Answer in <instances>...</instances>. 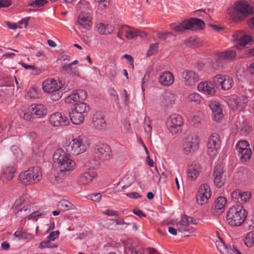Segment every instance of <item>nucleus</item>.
<instances>
[{
    "mask_svg": "<svg viewBox=\"0 0 254 254\" xmlns=\"http://www.w3.org/2000/svg\"><path fill=\"white\" fill-rule=\"evenodd\" d=\"M254 12L253 6L245 0L236 1L232 7L227 10V14L233 21L240 22L250 17Z\"/></svg>",
    "mask_w": 254,
    "mask_h": 254,
    "instance_id": "nucleus-1",
    "label": "nucleus"
},
{
    "mask_svg": "<svg viewBox=\"0 0 254 254\" xmlns=\"http://www.w3.org/2000/svg\"><path fill=\"white\" fill-rule=\"evenodd\" d=\"M53 161L55 168L61 172L72 171L75 167L74 161L62 149L56 150L53 155Z\"/></svg>",
    "mask_w": 254,
    "mask_h": 254,
    "instance_id": "nucleus-2",
    "label": "nucleus"
},
{
    "mask_svg": "<svg viewBox=\"0 0 254 254\" xmlns=\"http://www.w3.org/2000/svg\"><path fill=\"white\" fill-rule=\"evenodd\" d=\"M247 217V213L243 206L236 205L229 209L226 215V220L230 225L238 227L244 223Z\"/></svg>",
    "mask_w": 254,
    "mask_h": 254,
    "instance_id": "nucleus-3",
    "label": "nucleus"
},
{
    "mask_svg": "<svg viewBox=\"0 0 254 254\" xmlns=\"http://www.w3.org/2000/svg\"><path fill=\"white\" fill-rule=\"evenodd\" d=\"M89 146L87 138L79 135L72 138L66 146V152L72 155H78L84 152Z\"/></svg>",
    "mask_w": 254,
    "mask_h": 254,
    "instance_id": "nucleus-4",
    "label": "nucleus"
},
{
    "mask_svg": "<svg viewBox=\"0 0 254 254\" xmlns=\"http://www.w3.org/2000/svg\"><path fill=\"white\" fill-rule=\"evenodd\" d=\"M41 168L38 166L29 168L28 170L20 173L19 181L25 185H31L38 183L42 179Z\"/></svg>",
    "mask_w": 254,
    "mask_h": 254,
    "instance_id": "nucleus-5",
    "label": "nucleus"
},
{
    "mask_svg": "<svg viewBox=\"0 0 254 254\" xmlns=\"http://www.w3.org/2000/svg\"><path fill=\"white\" fill-rule=\"evenodd\" d=\"M47 114L46 107L42 104H33L24 111L23 118L30 121L44 117Z\"/></svg>",
    "mask_w": 254,
    "mask_h": 254,
    "instance_id": "nucleus-6",
    "label": "nucleus"
},
{
    "mask_svg": "<svg viewBox=\"0 0 254 254\" xmlns=\"http://www.w3.org/2000/svg\"><path fill=\"white\" fill-rule=\"evenodd\" d=\"M184 120L178 114H173L167 120L166 126L169 132L172 134H178L183 131Z\"/></svg>",
    "mask_w": 254,
    "mask_h": 254,
    "instance_id": "nucleus-7",
    "label": "nucleus"
},
{
    "mask_svg": "<svg viewBox=\"0 0 254 254\" xmlns=\"http://www.w3.org/2000/svg\"><path fill=\"white\" fill-rule=\"evenodd\" d=\"M199 138L194 134H189L183 140V149L186 154L194 153L199 146Z\"/></svg>",
    "mask_w": 254,
    "mask_h": 254,
    "instance_id": "nucleus-8",
    "label": "nucleus"
},
{
    "mask_svg": "<svg viewBox=\"0 0 254 254\" xmlns=\"http://www.w3.org/2000/svg\"><path fill=\"white\" fill-rule=\"evenodd\" d=\"M37 208V207L36 206H34V204H30L28 206L23 207L16 213V215L17 217H24V218H26V216L27 214L32 211L33 212L30 214L28 215V219H32L36 221L37 217L45 215V213L43 211H42L40 209L36 210Z\"/></svg>",
    "mask_w": 254,
    "mask_h": 254,
    "instance_id": "nucleus-9",
    "label": "nucleus"
},
{
    "mask_svg": "<svg viewBox=\"0 0 254 254\" xmlns=\"http://www.w3.org/2000/svg\"><path fill=\"white\" fill-rule=\"evenodd\" d=\"M112 156V150L107 144L98 143L94 148L93 157L98 160L105 161L109 160Z\"/></svg>",
    "mask_w": 254,
    "mask_h": 254,
    "instance_id": "nucleus-10",
    "label": "nucleus"
},
{
    "mask_svg": "<svg viewBox=\"0 0 254 254\" xmlns=\"http://www.w3.org/2000/svg\"><path fill=\"white\" fill-rule=\"evenodd\" d=\"M236 150L242 162L249 160L252 155L249 143L246 140H240L236 145Z\"/></svg>",
    "mask_w": 254,
    "mask_h": 254,
    "instance_id": "nucleus-11",
    "label": "nucleus"
},
{
    "mask_svg": "<svg viewBox=\"0 0 254 254\" xmlns=\"http://www.w3.org/2000/svg\"><path fill=\"white\" fill-rule=\"evenodd\" d=\"M221 144V140L219 134L216 133H212L208 138L207 143V153L211 157L218 154Z\"/></svg>",
    "mask_w": 254,
    "mask_h": 254,
    "instance_id": "nucleus-12",
    "label": "nucleus"
},
{
    "mask_svg": "<svg viewBox=\"0 0 254 254\" xmlns=\"http://www.w3.org/2000/svg\"><path fill=\"white\" fill-rule=\"evenodd\" d=\"M213 82L216 87H220L223 90L230 89L233 85L234 81L232 77L226 74H217L213 79Z\"/></svg>",
    "mask_w": 254,
    "mask_h": 254,
    "instance_id": "nucleus-13",
    "label": "nucleus"
},
{
    "mask_svg": "<svg viewBox=\"0 0 254 254\" xmlns=\"http://www.w3.org/2000/svg\"><path fill=\"white\" fill-rule=\"evenodd\" d=\"M252 40V37L247 34L245 31L242 30L237 31L233 35V42L235 43V47L238 49L245 47Z\"/></svg>",
    "mask_w": 254,
    "mask_h": 254,
    "instance_id": "nucleus-14",
    "label": "nucleus"
},
{
    "mask_svg": "<svg viewBox=\"0 0 254 254\" xmlns=\"http://www.w3.org/2000/svg\"><path fill=\"white\" fill-rule=\"evenodd\" d=\"M211 196V189L209 186L205 184H202L196 194L197 203L201 205L206 204Z\"/></svg>",
    "mask_w": 254,
    "mask_h": 254,
    "instance_id": "nucleus-15",
    "label": "nucleus"
},
{
    "mask_svg": "<svg viewBox=\"0 0 254 254\" xmlns=\"http://www.w3.org/2000/svg\"><path fill=\"white\" fill-rule=\"evenodd\" d=\"M63 87L62 81L50 78L44 80L42 83V89L46 93H50L60 91Z\"/></svg>",
    "mask_w": 254,
    "mask_h": 254,
    "instance_id": "nucleus-16",
    "label": "nucleus"
},
{
    "mask_svg": "<svg viewBox=\"0 0 254 254\" xmlns=\"http://www.w3.org/2000/svg\"><path fill=\"white\" fill-rule=\"evenodd\" d=\"M184 82L186 86L195 85L200 80L198 73L192 70H185L183 72Z\"/></svg>",
    "mask_w": 254,
    "mask_h": 254,
    "instance_id": "nucleus-17",
    "label": "nucleus"
},
{
    "mask_svg": "<svg viewBox=\"0 0 254 254\" xmlns=\"http://www.w3.org/2000/svg\"><path fill=\"white\" fill-rule=\"evenodd\" d=\"M49 122L54 127L66 126L69 124V121L65 116L60 112H56L49 117Z\"/></svg>",
    "mask_w": 254,
    "mask_h": 254,
    "instance_id": "nucleus-18",
    "label": "nucleus"
},
{
    "mask_svg": "<svg viewBox=\"0 0 254 254\" xmlns=\"http://www.w3.org/2000/svg\"><path fill=\"white\" fill-rule=\"evenodd\" d=\"M231 197L233 201L240 203L248 202L252 197V194L249 191H244L239 189L234 190L231 194Z\"/></svg>",
    "mask_w": 254,
    "mask_h": 254,
    "instance_id": "nucleus-19",
    "label": "nucleus"
},
{
    "mask_svg": "<svg viewBox=\"0 0 254 254\" xmlns=\"http://www.w3.org/2000/svg\"><path fill=\"white\" fill-rule=\"evenodd\" d=\"M118 35L120 39L125 37L127 39L130 40L138 36L139 32L130 27L124 25L120 28Z\"/></svg>",
    "mask_w": 254,
    "mask_h": 254,
    "instance_id": "nucleus-20",
    "label": "nucleus"
},
{
    "mask_svg": "<svg viewBox=\"0 0 254 254\" xmlns=\"http://www.w3.org/2000/svg\"><path fill=\"white\" fill-rule=\"evenodd\" d=\"M224 168L221 165H217L214 170V183L218 188L222 187L225 184V178L224 176Z\"/></svg>",
    "mask_w": 254,
    "mask_h": 254,
    "instance_id": "nucleus-21",
    "label": "nucleus"
},
{
    "mask_svg": "<svg viewBox=\"0 0 254 254\" xmlns=\"http://www.w3.org/2000/svg\"><path fill=\"white\" fill-rule=\"evenodd\" d=\"M87 97L86 93L82 89L74 91L73 93L65 98V102L67 104H72L74 102H81Z\"/></svg>",
    "mask_w": 254,
    "mask_h": 254,
    "instance_id": "nucleus-22",
    "label": "nucleus"
},
{
    "mask_svg": "<svg viewBox=\"0 0 254 254\" xmlns=\"http://www.w3.org/2000/svg\"><path fill=\"white\" fill-rule=\"evenodd\" d=\"M247 102V98L246 96H242L230 98L228 101V105L233 110H242Z\"/></svg>",
    "mask_w": 254,
    "mask_h": 254,
    "instance_id": "nucleus-23",
    "label": "nucleus"
},
{
    "mask_svg": "<svg viewBox=\"0 0 254 254\" xmlns=\"http://www.w3.org/2000/svg\"><path fill=\"white\" fill-rule=\"evenodd\" d=\"M175 78L174 74L170 71H165L160 75L158 81L163 86H169L174 82Z\"/></svg>",
    "mask_w": 254,
    "mask_h": 254,
    "instance_id": "nucleus-24",
    "label": "nucleus"
},
{
    "mask_svg": "<svg viewBox=\"0 0 254 254\" xmlns=\"http://www.w3.org/2000/svg\"><path fill=\"white\" fill-rule=\"evenodd\" d=\"M227 203V199L223 196H219L214 201V206L212 208L213 213L219 215L222 213L225 210V206Z\"/></svg>",
    "mask_w": 254,
    "mask_h": 254,
    "instance_id": "nucleus-25",
    "label": "nucleus"
},
{
    "mask_svg": "<svg viewBox=\"0 0 254 254\" xmlns=\"http://www.w3.org/2000/svg\"><path fill=\"white\" fill-rule=\"evenodd\" d=\"M216 246L220 252L222 254H242L236 247L232 248L225 245L222 241H217Z\"/></svg>",
    "mask_w": 254,
    "mask_h": 254,
    "instance_id": "nucleus-26",
    "label": "nucleus"
},
{
    "mask_svg": "<svg viewBox=\"0 0 254 254\" xmlns=\"http://www.w3.org/2000/svg\"><path fill=\"white\" fill-rule=\"evenodd\" d=\"M92 18L89 13L81 12L79 14L77 23L83 28L88 29L92 25Z\"/></svg>",
    "mask_w": 254,
    "mask_h": 254,
    "instance_id": "nucleus-27",
    "label": "nucleus"
},
{
    "mask_svg": "<svg viewBox=\"0 0 254 254\" xmlns=\"http://www.w3.org/2000/svg\"><path fill=\"white\" fill-rule=\"evenodd\" d=\"M213 113V118L216 121H219L222 119L223 114L220 104L217 101H211L209 105Z\"/></svg>",
    "mask_w": 254,
    "mask_h": 254,
    "instance_id": "nucleus-28",
    "label": "nucleus"
},
{
    "mask_svg": "<svg viewBox=\"0 0 254 254\" xmlns=\"http://www.w3.org/2000/svg\"><path fill=\"white\" fill-rule=\"evenodd\" d=\"M97 177V174L95 172H86L81 174L78 181L81 185H88Z\"/></svg>",
    "mask_w": 254,
    "mask_h": 254,
    "instance_id": "nucleus-29",
    "label": "nucleus"
},
{
    "mask_svg": "<svg viewBox=\"0 0 254 254\" xmlns=\"http://www.w3.org/2000/svg\"><path fill=\"white\" fill-rule=\"evenodd\" d=\"M197 89L198 91L203 92L204 94L207 95H212L215 92L212 84L208 82L199 83L197 86Z\"/></svg>",
    "mask_w": 254,
    "mask_h": 254,
    "instance_id": "nucleus-30",
    "label": "nucleus"
},
{
    "mask_svg": "<svg viewBox=\"0 0 254 254\" xmlns=\"http://www.w3.org/2000/svg\"><path fill=\"white\" fill-rule=\"evenodd\" d=\"M200 168L198 165L191 164L188 169V177L191 181L195 180L198 176Z\"/></svg>",
    "mask_w": 254,
    "mask_h": 254,
    "instance_id": "nucleus-31",
    "label": "nucleus"
},
{
    "mask_svg": "<svg viewBox=\"0 0 254 254\" xmlns=\"http://www.w3.org/2000/svg\"><path fill=\"white\" fill-rule=\"evenodd\" d=\"M191 223H193L192 218L183 216L177 224V229L179 231H186L187 227Z\"/></svg>",
    "mask_w": 254,
    "mask_h": 254,
    "instance_id": "nucleus-32",
    "label": "nucleus"
},
{
    "mask_svg": "<svg viewBox=\"0 0 254 254\" xmlns=\"http://www.w3.org/2000/svg\"><path fill=\"white\" fill-rule=\"evenodd\" d=\"M70 118L73 124L79 125L83 122L84 115L72 110L70 113Z\"/></svg>",
    "mask_w": 254,
    "mask_h": 254,
    "instance_id": "nucleus-33",
    "label": "nucleus"
},
{
    "mask_svg": "<svg viewBox=\"0 0 254 254\" xmlns=\"http://www.w3.org/2000/svg\"><path fill=\"white\" fill-rule=\"evenodd\" d=\"M93 123L94 126L97 129H101L106 126V122L103 117L100 114L97 113L93 116Z\"/></svg>",
    "mask_w": 254,
    "mask_h": 254,
    "instance_id": "nucleus-34",
    "label": "nucleus"
},
{
    "mask_svg": "<svg viewBox=\"0 0 254 254\" xmlns=\"http://www.w3.org/2000/svg\"><path fill=\"white\" fill-rule=\"evenodd\" d=\"M98 32L101 34H108L112 32L114 30L113 26L109 24H104L99 23L96 25Z\"/></svg>",
    "mask_w": 254,
    "mask_h": 254,
    "instance_id": "nucleus-35",
    "label": "nucleus"
},
{
    "mask_svg": "<svg viewBox=\"0 0 254 254\" xmlns=\"http://www.w3.org/2000/svg\"><path fill=\"white\" fill-rule=\"evenodd\" d=\"M190 23L187 20L178 25L174 23L171 24V26L175 31L182 32L185 30L190 29Z\"/></svg>",
    "mask_w": 254,
    "mask_h": 254,
    "instance_id": "nucleus-36",
    "label": "nucleus"
},
{
    "mask_svg": "<svg viewBox=\"0 0 254 254\" xmlns=\"http://www.w3.org/2000/svg\"><path fill=\"white\" fill-rule=\"evenodd\" d=\"M175 100V95L170 93H165L163 96L161 102L164 106H169L173 104Z\"/></svg>",
    "mask_w": 254,
    "mask_h": 254,
    "instance_id": "nucleus-37",
    "label": "nucleus"
},
{
    "mask_svg": "<svg viewBox=\"0 0 254 254\" xmlns=\"http://www.w3.org/2000/svg\"><path fill=\"white\" fill-rule=\"evenodd\" d=\"M15 168L13 166H7L3 169L2 177L7 180H11L14 177Z\"/></svg>",
    "mask_w": 254,
    "mask_h": 254,
    "instance_id": "nucleus-38",
    "label": "nucleus"
},
{
    "mask_svg": "<svg viewBox=\"0 0 254 254\" xmlns=\"http://www.w3.org/2000/svg\"><path fill=\"white\" fill-rule=\"evenodd\" d=\"M73 110L84 115L89 111V107L86 103L81 102L75 103Z\"/></svg>",
    "mask_w": 254,
    "mask_h": 254,
    "instance_id": "nucleus-39",
    "label": "nucleus"
},
{
    "mask_svg": "<svg viewBox=\"0 0 254 254\" xmlns=\"http://www.w3.org/2000/svg\"><path fill=\"white\" fill-rule=\"evenodd\" d=\"M188 20L190 22V23L191 24L190 26V29H193L195 26L199 27L201 29L203 28L204 27V22L201 19L193 18Z\"/></svg>",
    "mask_w": 254,
    "mask_h": 254,
    "instance_id": "nucleus-40",
    "label": "nucleus"
},
{
    "mask_svg": "<svg viewBox=\"0 0 254 254\" xmlns=\"http://www.w3.org/2000/svg\"><path fill=\"white\" fill-rule=\"evenodd\" d=\"M244 243L248 247H252L254 245V233L252 230L249 232L245 237Z\"/></svg>",
    "mask_w": 254,
    "mask_h": 254,
    "instance_id": "nucleus-41",
    "label": "nucleus"
},
{
    "mask_svg": "<svg viewBox=\"0 0 254 254\" xmlns=\"http://www.w3.org/2000/svg\"><path fill=\"white\" fill-rule=\"evenodd\" d=\"M187 100L189 102H194L197 104L201 102L202 97L197 93H192L189 95Z\"/></svg>",
    "mask_w": 254,
    "mask_h": 254,
    "instance_id": "nucleus-42",
    "label": "nucleus"
},
{
    "mask_svg": "<svg viewBox=\"0 0 254 254\" xmlns=\"http://www.w3.org/2000/svg\"><path fill=\"white\" fill-rule=\"evenodd\" d=\"M99 160L94 157V158L90 159L86 162L85 166L89 169H96L99 167Z\"/></svg>",
    "mask_w": 254,
    "mask_h": 254,
    "instance_id": "nucleus-43",
    "label": "nucleus"
},
{
    "mask_svg": "<svg viewBox=\"0 0 254 254\" xmlns=\"http://www.w3.org/2000/svg\"><path fill=\"white\" fill-rule=\"evenodd\" d=\"M58 207L61 211H66L72 209L73 207L72 204L66 200H63L59 202Z\"/></svg>",
    "mask_w": 254,
    "mask_h": 254,
    "instance_id": "nucleus-44",
    "label": "nucleus"
},
{
    "mask_svg": "<svg viewBox=\"0 0 254 254\" xmlns=\"http://www.w3.org/2000/svg\"><path fill=\"white\" fill-rule=\"evenodd\" d=\"M63 71H65L68 73L74 74L75 75L79 76V73L77 68H73L71 67V64H64L62 66Z\"/></svg>",
    "mask_w": 254,
    "mask_h": 254,
    "instance_id": "nucleus-45",
    "label": "nucleus"
},
{
    "mask_svg": "<svg viewBox=\"0 0 254 254\" xmlns=\"http://www.w3.org/2000/svg\"><path fill=\"white\" fill-rule=\"evenodd\" d=\"M27 96L30 98L38 99L40 97V94L37 88L31 87L27 91Z\"/></svg>",
    "mask_w": 254,
    "mask_h": 254,
    "instance_id": "nucleus-46",
    "label": "nucleus"
},
{
    "mask_svg": "<svg viewBox=\"0 0 254 254\" xmlns=\"http://www.w3.org/2000/svg\"><path fill=\"white\" fill-rule=\"evenodd\" d=\"M226 61H233L235 60L237 56L236 51L234 50H231L224 51Z\"/></svg>",
    "mask_w": 254,
    "mask_h": 254,
    "instance_id": "nucleus-47",
    "label": "nucleus"
},
{
    "mask_svg": "<svg viewBox=\"0 0 254 254\" xmlns=\"http://www.w3.org/2000/svg\"><path fill=\"white\" fill-rule=\"evenodd\" d=\"M215 60L217 63H221L223 61H226L224 51L217 52L214 54Z\"/></svg>",
    "mask_w": 254,
    "mask_h": 254,
    "instance_id": "nucleus-48",
    "label": "nucleus"
},
{
    "mask_svg": "<svg viewBox=\"0 0 254 254\" xmlns=\"http://www.w3.org/2000/svg\"><path fill=\"white\" fill-rule=\"evenodd\" d=\"M51 240L48 239L47 240L42 242L39 246L40 249H45V248H56L57 246L51 243Z\"/></svg>",
    "mask_w": 254,
    "mask_h": 254,
    "instance_id": "nucleus-49",
    "label": "nucleus"
},
{
    "mask_svg": "<svg viewBox=\"0 0 254 254\" xmlns=\"http://www.w3.org/2000/svg\"><path fill=\"white\" fill-rule=\"evenodd\" d=\"M158 48V43L151 44L150 46V48L147 53V56H150L155 54L157 52Z\"/></svg>",
    "mask_w": 254,
    "mask_h": 254,
    "instance_id": "nucleus-50",
    "label": "nucleus"
},
{
    "mask_svg": "<svg viewBox=\"0 0 254 254\" xmlns=\"http://www.w3.org/2000/svg\"><path fill=\"white\" fill-rule=\"evenodd\" d=\"M144 129L146 132H150L152 130V127L151 125V120L148 117H145L144 119Z\"/></svg>",
    "mask_w": 254,
    "mask_h": 254,
    "instance_id": "nucleus-51",
    "label": "nucleus"
},
{
    "mask_svg": "<svg viewBox=\"0 0 254 254\" xmlns=\"http://www.w3.org/2000/svg\"><path fill=\"white\" fill-rule=\"evenodd\" d=\"M50 93L51 94L50 98L53 101L59 100L60 99H61L63 95L62 92L60 91V90Z\"/></svg>",
    "mask_w": 254,
    "mask_h": 254,
    "instance_id": "nucleus-52",
    "label": "nucleus"
},
{
    "mask_svg": "<svg viewBox=\"0 0 254 254\" xmlns=\"http://www.w3.org/2000/svg\"><path fill=\"white\" fill-rule=\"evenodd\" d=\"M26 233L22 231V228H19L14 233V236L19 239H26V237L25 235Z\"/></svg>",
    "mask_w": 254,
    "mask_h": 254,
    "instance_id": "nucleus-53",
    "label": "nucleus"
},
{
    "mask_svg": "<svg viewBox=\"0 0 254 254\" xmlns=\"http://www.w3.org/2000/svg\"><path fill=\"white\" fill-rule=\"evenodd\" d=\"M47 2V1L46 0H35L31 3V5L33 6H37L38 7H41L45 5Z\"/></svg>",
    "mask_w": 254,
    "mask_h": 254,
    "instance_id": "nucleus-54",
    "label": "nucleus"
},
{
    "mask_svg": "<svg viewBox=\"0 0 254 254\" xmlns=\"http://www.w3.org/2000/svg\"><path fill=\"white\" fill-rule=\"evenodd\" d=\"M254 228V222L252 220H248L245 225V229L246 231H250L253 229Z\"/></svg>",
    "mask_w": 254,
    "mask_h": 254,
    "instance_id": "nucleus-55",
    "label": "nucleus"
},
{
    "mask_svg": "<svg viewBox=\"0 0 254 254\" xmlns=\"http://www.w3.org/2000/svg\"><path fill=\"white\" fill-rule=\"evenodd\" d=\"M60 233L58 231H53L51 232L48 237V239L51 241H54L55 237H57L59 235Z\"/></svg>",
    "mask_w": 254,
    "mask_h": 254,
    "instance_id": "nucleus-56",
    "label": "nucleus"
},
{
    "mask_svg": "<svg viewBox=\"0 0 254 254\" xmlns=\"http://www.w3.org/2000/svg\"><path fill=\"white\" fill-rule=\"evenodd\" d=\"M123 57L127 59V61H128L130 65L131 66L132 68H133V58L130 55L127 54L125 55Z\"/></svg>",
    "mask_w": 254,
    "mask_h": 254,
    "instance_id": "nucleus-57",
    "label": "nucleus"
},
{
    "mask_svg": "<svg viewBox=\"0 0 254 254\" xmlns=\"http://www.w3.org/2000/svg\"><path fill=\"white\" fill-rule=\"evenodd\" d=\"M103 213L109 216H118L119 215L118 211L113 210H107Z\"/></svg>",
    "mask_w": 254,
    "mask_h": 254,
    "instance_id": "nucleus-58",
    "label": "nucleus"
},
{
    "mask_svg": "<svg viewBox=\"0 0 254 254\" xmlns=\"http://www.w3.org/2000/svg\"><path fill=\"white\" fill-rule=\"evenodd\" d=\"M91 198L94 201H99L101 198V195L100 193H95L91 195Z\"/></svg>",
    "mask_w": 254,
    "mask_h": 254,
    "instance_id": "nucleus-59",
    "label": "nucleus"
},
{
    "mask_svg": "<svg viewBox=\"0 0 254 254\" xmlns=\"http://www.w3.org/2000/svg\"><path fill=\"white\" fill-rule=\"evenodd\" d=\"M126 195L131 198H137L139 197H140L141 196L139 195V194L137 192H130L127 193Z\"/></svg>",
    "mask_w": 254,
    "mask_h": 254,
    "instance_id": "nucleus-60",
    "label": "nucleus"
},
{
    "mask_svg": "<svg viewBox=\"0 0 254 254\" xmlns=\"http://www.w3.org/2000/svg\"><path fill=\"white\" fill-rule=\"evenodd\" d=\"M11 4L8 0H0V7H7Z\"/></svg>",
    "mask_w": 254,
    "mask_h": 254,
    "instance_id": "nucleus-61",
    "label": "nucleus"
},
{
    "mask_svg": "<svg viewBox=\"0 0 254 254\" xmlns=\"http://www.w3.org/2000/svg\"><path fill=\"white\" fill-rule=\"evenodd\" d=\"M32 70V73L35 75L40 74L43 71L41 68L37 67L35 66H34V68H33Z\"/></svg>",
    "mask_w": 254,
    "mask_h": 254,
    "instance_id": "nucleus-62",
    "label": "nucleus"
},
{
    "mask_svg": "<svg viewBox=\"0 0 254 254\" xmlns=\"http://www.w3.org/2000/svg\"><path fill=\"white\" fill-rule=\"evenodd\" d=\"M133 212L135 214L137 215L140 218H142V217H145V215L144 214L142 211L140 210H135L133 211Z\"/></svg>",
    "mask_w": 254,
    "mask_h": 254,
    "instance_id": "nucleus-63",
    "label": "nucleus"
},
{
    "mask_svg": "<svg viewBox=\"0 0 254 254\" xmlns=\"http://www.w3.org/2000/svg\"><path fill=\"white\" fill-rule=\"evenodd\" d=\"M247 23L249 27H250L252 29H253L254 28V17L250 18L247 21Z\"/></svg>",
    "mask_w": 254,
    "mask_h": 254,
    "instance_id": "nucleus-64",
    "label": "nucleus"
}]
</instances>
